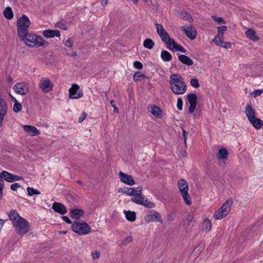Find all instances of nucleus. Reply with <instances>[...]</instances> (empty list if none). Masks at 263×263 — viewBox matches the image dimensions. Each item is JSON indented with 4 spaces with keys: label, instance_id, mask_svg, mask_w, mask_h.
<instances>
[{
    "label": "nucleus",
    "instance_id": "f03ea898",
    "mask_svg": "<svg viewBox=\"0 0 263 263\" xmlns=\"http://www.w3.org/2000/svg\"><path fill=\"white\" fill-rule=\"evenodd\" d=\"M20 39L24 42L25 44L29 47H39L44 45L45 43L48 44L41 36L35 34L27 33L23 35Z\"/></svg>",
    "mask_w": 263,
    "mask_h": 263
},
{
    "label": "nucleus",
    "instance_id": "2f4dec72",
    "mask_svg": "<svg viewBox=\"0 0 263 263\" xmlns=\"http://www.w3.org/2000/svg\"><path fill=\"white\" fill-rule=\"evenodd\" d=\"M179 16L183 20L188 21L190 22H192L193 21V19L192 16L187 12H185V11L180 12L179 13Z\"/></svg>",
    "mask_w": 263,
    "mask_h": 263
},
{
    "label": "nucleus",
    "instance_id": "a18cd8bd",
    "mask_svg": "<svg viewBox=\"0 0 263 263\" xmlns=\"http://www.w3.org/2000/svg\"><path fill=\"white\" fill-rule=\"evenodd\" d=\"M142 205L148 208H153L155 207V204L153 202L148 201L147 199H146L145 200H144V203Z\"/></svg>",
    "mask_w": 263,
    "mask_h": 263
},
{
    "label": "nucleus",
    "instance_id": "412c9836",
    "mask_svg": "<svg viewBox=\"0 0 263 263\" xmlns=\"http://www.w3.org/2000/svg\"><path fill=\"white\" fill-rule=\"evenodd\" d=\"M245 113L249 121L255 117V112L252 107L251 103L247 104L245 108Z\"/></svg>",
    "mask_w": 263,
    "mask_h": 263
},
{
    "label": "nucleus",
    "instance_id": "bf43d9fd",
    "mask_svg": "<svg viewBox=\"0 0 263 263\" xmlns=\"http://www.w3.org/2000/svg\"><path fill=\"white\" fill-rule=\"evenodd\" d=\"M132 241V237L131 236L127 237L124 240L122 241V243L123 245H127L128 243Z\"/></svg>",
    "mask_w": 263,
    "mask_h": 263
},
{
    "label": "nucleus",
    "instance_id": "9d476101",
    "mask_svg": "<svg viewBox=\"0 0 263 263\" xmlns=\"http://www.w3.org/2000/svg\"><path fill=\"white\" fill-rule=\"evenodd\" d=\"M79 89V86L76 84L72 85L71 87L69 89V98L72 99H77L83 97V93L81 91L78 92Z\"/></svg>",
    "mask_w": 263,
    "mask_h": 263
},
{
    "label": "nucleus",
    "instance_id": "13d9d810",
    "mask_svg": "<svg viewBox=\"0 0 263 263\" xmlns=\"http://www.w3.org/2000/svg\"><path fill=\"white\" fill-rule=\"evenodd\" d=\"M4 177H3L1 173H0V190L2 191L3 190L4 187Z\"/></svg>",
    "mask_w": 263,
    "mask_h": 263
},
{
    "label": "nucleus",
    "instance_id": "4d7b16f0",
    "mask_svg": "<svg viewBox=\"0 0 263 263\" xmlns=\"http://www.w3.org/2000/svg\"><path fill=\"white\" fill-rule=\"evenodd\" d=\"M212 17L219 24L224 23V21L222 17H216L215 16H212Z\"/></svg>",
    "mask_w": 263,
    "mask_h": 263
},
{
    "label": "nucleus",
    "instance_id": "0eeeda50",
    "mask_svg": "<svg viewBox=\"0 0 263 263\" xmlns=\"http://www.w3.org/2000/svg\"><path fill=\"white\" fill-rule=\"evenodd\" d=\"M72 230L79 235H85L89 233L90 226L86 222L79 223L74 222L71 226Z\"/></svg>",
    "mask_w": 263,
    "mask_h": 263
},
{
    "label": "nucleus",
    "instance_id": "ea45409f",
    "mask_svg": "<svg viewBox=\"0 0 263 263\" xmlns=\"http://www.w3.org/2000/svg\"><path fill=\"white\" fill-rule=\"evenodd\" d=\"M159 36L161 38V40L164 43L165 41H167L168 39H170V35L166 31L163 33H161L159 34Z\"/></svg>",
    "mask_w": 263,
    "mask_h": 263
},
{
    "label": "nucleus",
    "instance_id": "2eb2a0df",
    "mask_svg": "<svg viewBox=\"0 0 263 263\" xmlns=\"http://www.w3.org/2000/svg\"><path fill=\"white\" fill-rule=\"evenodd\" d=\"M119 175L120 180L123 183L129 185L135 184V182L130 175L124 173L122 172H120Z\"/></svg>",
    "mask_w": 263,
    "mask_h": 263
},
{
    "label": "nucleus",
    "instance_id": "69168bd1",
    "mask_svg": "<svg viewBox=\"0 0 263 263\" xmlns=\"http://www.w3.org/2000/svg\"><path fill=\"white\" fill-rule=\"evenodd\" d=\"M110 104L114 108V112L116 111L117 112H118V109L117 107H116L115 103L113 100L110 101Z\"/></svg>",
    "mask_w": 263,
    "mask_h": 263
},
{
    "label": "nucleus",
    "instance_id": "7ed1b4c3",
    "mask_svg": "<svg viewBox=\"0 0 263 263\" xmlns=\"http://www.w3.org/2000/svg\"><path fill=\"white\" fill-rule=\"evenodd\" d=\"M30 25L29 18L25 15H23L17 22V35L19 38L23 37L28 32V28Z\"/></svg>",
    "mask_w": 263,
    "mask_h": 263
},
{
    "label": "nucleus",
    "instance_id": "a19ab883",
    "mask_svg": "<svg viewBox=\"0 0 263 263\" xmlns=\"http://www.w3.org/2000/svg\"><path fill=\"white\" fill-rule=\"evenodd\" d=\"M22 109V106L20 103L17 102L14 104L13 109L14 112H18L21 111Z\"/></svg>",
    "mask_w": 263,
    "mask_h": 263
},
{
    "label": "nucleus",
    "instance_id": "cd10ccee",
    "mask_svg": "<svg viewBox=\"0 0 263 263\" xmlns=\"http://www.w3.org/2000/svg\"><path fill=\"white\" fill-rule=\"evenodd\" d=\"M161 58L164 62H169L172 60L173 57L168 51L163 50L161 52Z\"/></svg>",
    "mask_w": 263,
    "mask_h": 263
},
{
    "label": "nucleus",
    "instance_id": "20e7f679",
    "mask_svg": "<svg viewBox=\"0 0 263 263\" xmlns=\"http://www.w3.org/2000/svg\"><path fill=\"white\" fill-rule=\"evenodd\" d=\"M179 191L186 205L192 203L191 198L188 193L189 186L187 181L184 179H180L178 181Z\"/></svg>",
    "mask_w": 263,
    "mask_h": 263
},
{
    "label": "nucleus",
    "instance_id": "864d4df0",
    "mask_svg": "<svg viewBox=\"0 0 263 263\" xmlns=\"http://www.w3.org/2000/svg\"><path fill=\"white\" fill-rule=\"evenodd\" d=\"M227 29V27L226 26H221L218 27V31L219 34H221L222 35L223 34L224 32L226 31Z\"/></svg>",
    "mask_w": 263,
    "mask_h": 263
},
{
    "label": "nucleus",
    "instance_id": "e433bc0d",
    "mask_svg": "<svg viewBox=\"0 0 263 263\" xmlns=\"http://www.w3.org/2000/svg\"><path fill=\"white\" fill-rule=\"evenodd\" d=\"M27 191L28 193V195L29 196H32L34 195H39L41 194L40 192L31 187H28L27 188Z\"/></svg>",
    "mask_w": 263,
    "mask_h": 263
},
{
    "label": "nucleus",
    "instance_id": "6e6d98bb",
    "mask_svg": "<svg viewBox=\"0 0 263 263\" xmlns=\"http://www.w3.org/2000/svg\"><path fill=\"white\" fill-rule=\"evenodd\" d=\"M21 187V184L18 183L12 184L10 186V189L12 191H16L17 189Z\"/></svg>",
    "mask_w": 263,
    "mask_h": 263
},
{
    "label": "nucleus",
    "instance_id": "4be33fe9",
    "mask_svg": "<svg viewBox=\"0 0 263 263\" xmlns=\"http://www.w3.org/2000/svg\"><path fill=\"white\" fill-rule=\"evenodd\" d=\"M84 214V211L80 209H72L69 213L70 216L73 219H78Z\"/></svg>",
    "mask_w": 263,
    "mask_h": 263
},
{
    "label": "nucleus",
    "instance_id": "5fc2aeb1",
    "mask_svg": "<svg viewBox=\"0 0 263 263\" xmlns=\"http://www.w3.org/2000/svg\"><path fill=\"white\" fill-rule=\"evenodd\" d=\"M262 92V90H260V89H256L255 90H254V91L252 92V95L253 96V97L254 98L256 97H258V96H259Z\"/></svg>",
    "mask_w": 263,
    "mask_h": 263
},
{
    "label": "nucleus",
    "instance_id": "58836bf2",
    "mask_svg": "<svg viewBox=\"0 0 263 263\" xmlns=\"http://www.w3.org/2000/svg\"><path fill=\"white\" fill-rule=\"evenodd\" d=\"M155 27L158 35L166 32V31L164 30L163 27L161 24L156 23Z\"/></svg>",
    "mask_w": 263,
    "mask_h": 263
},
{
    "label": "nucleus",
    "instance_id": "de8ad7c7",
    "mask_svg": "<svg viewBox=\"0 0 263 263\" xmlns=\"http://www.w3.org/2000/svg\"><path fill=\"white\" fill-rule=\"evenodd\" d=\"M91 255L93 259H97L100 258V252L99 251H95L91 252Z\"/></svg>",
    "mask_w": 263,
    "mask_h": 263
},
{
    "label": "nucleus",
    "instance_id": "5701e85b",
    "mask_svg": "<svg viewBox=\"0 0 263 263\" xmlns=\"http://www.w3.org/2000/svg\"><path fill=\"white\" fill-rule=\"evenodd\" d=\"M148 111L155 117L160 118L161 115V110L160 107L156 105H151L148 109Z\"/></svg>",
    "mask_w": 263,
    "mask_h": 263
},
{
    "label": "nucleus",
    "instance_id": "f257e3e1",
    "mask_svg": "<svg viewBox=\"0 0 263 263\" xmlns=\"http://www.w3.org/2000/svg\"><path fill=\"white\" fill-rule=\"evenodd\" d=\"M170 84L171 90L175 95H183L187 90V86L183 79L178 74H172L170 76Z\"/></svg>",
    "mask_w": 263,
    "mask_h": 263
},
{
    "label": "nucleus",
    "instance_id": "6ab92c4d",
    "mask_svg": "<svg viewBox=\"0 0 263 263\" xmlns=\"http://www.w3.org/2000/svg\"><path fill=\"white\" fill-rule=\"evenodd\" d=\"M24 130L31 136L40 135L39 130L34 126L25 125L23 126Z\"/></svg>",
    "mask_w": 263,
    "mask_h": 263
},
{
    "label": "nucleus",
    "instance_id": "052dcab7",
    "mask_svg": "<svg viewBox=\"0 0 263 263\" xmlns=\"http://www.w3.org/2000/svg\"><path fill=\"white\" fill-rule=\"evenodd\" d=\"M220 46L224 47L226 49H228L231 47V44L229 42H223V44H222Z\"/></svg>",
    "mask_w": 263,
    "mask_h": 263
},
{
    "label": "nucleus",
    "instance_id": "09e8293b",
    "mask_svg": "<svg viewBox=\"0 0 263 263\" xmlns=\"http://www.w3.org/2000/svg\"><path fill=\"white\" fill-rule=\"evenodd\" d=\"M55 26L57 27L60 28L64 30H67V27L66 25L64 23H62V22H58L56 24Z\"/></svg>",
    "mask_w": 263,
    "mask_h": 263
},
{
    "label": "nucleus",
    "instance_id": "423d86ee",
    "mask_svg": "<svg viewBox=\"0 0 263 263\" xmlns=\"http://www.w3.org/2000/svg\"><path fill=\"white\" fill-rule=\"evenodd\" d=\"M16 233L20 235L26 234L29 229L28 221L23 217L18 219V220L15 221L13 224Z\"/></svg>",
    "mask_w": 263,
    "mask_h": 263
},
{
    "label": "nucleus",
    "instance_id": "0e129e2a",
    "mask_svg": "<svg viewBox=\"0 0 263 263\" xmlns=\"http://www.w3.org/2000/svg\"><path fill=\"white\" fill-rule=\"evenodd\" d=\"M188 134V132H186L185 130L183 129V137L184 140V142L185 145H186V140H187V135Z\"/></svg>",
    "mask_w": 263,
    "mask_h": 263
},
{
    "label": "nucleus",
    "instance_id": "4468645a",
    "mask_svg": "<svg viewBox=\"0 0 263 263\" xmlns=\"http://www.w3.org/2000/svg\"><path fill=\"white\" fill-rule=\"evenodd\" d=\"M8 106L5 101L0 98V128L2 127L4 117L7 114Z\"/></svg>",
    "mask_w": 263,
    "mask_h": 263
},
{
    "label": "nucleus",
    "instance_id": "f8f14e48",
    "mask_svg": "<svg viewBox=\"0 0 263 263\" xmlns=\"http://www.w3.org/2000/svg\"><path fill=\"white\" fill-rule=\"evenodd\" d=\"M144 219L147 223H149L154 220L160 222L161 223L163 222L160 214L155 211H153V212L147 214L145 216Z\"/></svg>",
    "mask_w": 263,
    "mask_h": 263
},
{
    "label": "nucleus",
    "instance_id": "603ef678",
    "mask_svg": "<svg viewBox=\"0 0 263 263\" xmlns=\"http://www.w3.org/2000/svg\"><path fill=\"white\" fill-rule=\"evenodd\" d=\"M194 218V217L193 214L189 213L187 215L186 217V220L188 222V225H189L190 223L193 220Z\"/></svg>",
    "mask_w": 263,
    "mask_h": 263
},
{
    "label": "nucleus",
    "instance_id": "c03bdc74",
    "mask_svg": "<svg viewBox=\"0 0 263 263\" xmlns=\"http://www.w3.org/2000/svg\"><path fill=\"white\" fill-rule=\"evenodd\" d=\"M145 75L143 74H142L140 72H136L133 78L135 81H138L140 80V78L142 77H144Z\"/></svg>",
    "mask_w": 263,
    "mask_h": 263
},
{
    "label": "nucleus",
    "instance_id": "c85d7f7f",
    "mask_svg": "<svg viewBox=\"0 0 263 263\" xmlns=\"http://www.w3.org/2000/svg\"><path fill=\"white\" fill-rule=\"evenodd\" d=\"M250 122L256 129H259L261 127L263 124V121L261 119H258L256 117L254 118V119H253L251 120V121H250Z\"/></svg>",
    "mask_w": 263,
    "mask_h": 263
},
{
    "label": "nucleus",
    "instance_id": "b1692460",
    "mask_svg": "<svg viewBox=\"0 0 263 263\" xmlns=\"http://www.w3.org/2000/svg\"><path fill=\"white\" fill-rule=\"evenodd\" d=\"M8 215L10 220L12 221V224L22 217L15 210H11L10 212L8 213Z\"/></svg>",
    "mask_w": 263,
    "mask_h": 263
},
{
    "label": "nucleus",
    "instance_id": "bb28decb",
    "mask_svg": "<svg viewBox=\"0 0 263 263\" xmlns=\"http://www.w3.org/2000/svg\"><path fill=\"white\" fill-rule=\"evenodd\" d=\"M245 34L248 39L253 41L259 40V37L257 35H256L255 31L252 29H248L246 32Z\"/></svg>",
    "mask_w": 263,
    "mask_h": 263
},
{
    "label": "nucleus",
    "instance_id": "393cba45",
    "mask_svg": "<svg viewBox=\"0 0 263 263\" xmlns=\"http://www.w3.org/2000/svg\"><path fill=\"white\" fill-rule=\"evenodd\" d=\"M178 59L182 63L187 66H191L193 64V61L191 58L184 54H178Z\"/></svg>",
    "mask_w": 263,
    "mask_h": 263
},
{
    "label": "nucleus",
    "instance_id": "8fccbe9b",
    "mask_svg": "<svg viewBox=\"0 0 263 263\" xmlns=\"http://www.w3.org/2000/svg\"><path fill=\"white\" fill-rule=\"evenodd\" d=\"M134 67L138 69H141L143 68L142 64L139 61H135L133 63Z\"/></svg>",
    "mask_w": 263,
    "mask_h": 263
},
{
    "label": "nucleus",
    "instance_id": "473e14b6",
    "mask_svg": "<svg viewBox=\"0 0 263 263\" xmlns=\"http://www.w3.org/2000/svg\"><path fill=\"white\" fill-rule=\"evenodd\" d=\"M3 14L6 18L9 20H11L13 17V12L10 7H7L5 8Z\"/></svg>",
    "mask_w": 263,
    "mask_h": 263
},
{
    "label": "nucleus",
    "instance_id": "49530a36",
    "mask_svg": "<svg viewBox=\"0 0 263 263\" xmlns=\"http://www.w3.org/2000/svg\"><path fill=\"white\" fill-rule=\"evenodd\" d=\"M183 106V101L181 98L177 99V107L178 110H182Z\"/></svg>",
    "mask_w": 263,
    "mask_h": 263
},
{
    "label": "nucleus",
    "instance_id": "72a5a7b5",
    "mask_svg": "<svg viewBox=\"0 0 263 263\" xmlns=\"http://www.w3.org/2000/svg\"><path fill=\"white\" fill-rule=\"evenodd\" d=\"M144 196H142V195L139 196H136V197H133L131 199V201H133V202L142 205L144 203Z\"/></svg>",
    "mask_w": 263,
    "mask_h": 263
},
{
    "label": "nucleus",
    "instance_id": "f704fd0d",
    "mask_svg": "<svg viewBox=\"0 0 263 263\" xmlns=\"http://www.w3.org/2000/svg\"><path fill=\"white\" fill-rule=\"evenodd\" d=\"M143 45L144 48L151 49L154 47L155 43L152 39H146L144 41Z\"/></svg>",
    "mask_w": 263,
    "mask_h": 263
},
{
    "label": "nucleus",
    "instance_id": "dca6fc26",
    "mask_svg": "<svg viewBox=\"0 0 263 263\" xmlns=\"http://www.w3.org/2000/svg\"><path fill=\"white\" fill-rule=\"evenodd\" d=\"M52 209L61 215H64L67 212L66 207L60 202H54L52 205Z\"/></svg>",
    "mask_w": 263,
    "mask_h": 263
},
{
    "label": "nucleus",
    "instance_id": "f3484780",
    "mask_svg": "<svg viewBox=\"0 0 263 263\" xmlns=\"http://www.w3.org/2000/svg\"><path fill=\"white\" fill-rule=\"evenodd\" d=\"M182 30L184 31L186 36L189 39L193 40L196 37L197 32L193 27H187L186 26H183L182 27Z\"/></svg>",
    "mask_w": 263,
    "mask_h": 263
},
{
    "label": "nucleus",
    "instance_id": "a211bd4d",
    "mask_svg": "<svg viewBox=\"0 0 263 263\" xmlns=\"http://www.w3.org/2000/svg\"><path fill=\"white\" fill-rule=\"evenodd\" d=\"M43 35L45 38L48 39L54 37V36L60 37L61 33L60 31L58 30H53L51 29H48L43 31Z\"/></svg>",
    "mask_w": 263,
    "mask_h": 263
},
{
    "label": "nucleus",
    "instance_id": "774afa93",
    "mask_svg": "<svg viewBox=\"0 0 263 263\" xmlns=\"http://www.w3.org/2000/svg\"><path fill=\"white\" fill-rule=\"evenodd\" d=\"M10 96H11V99H12V101L14 103L18 102H17V100H16L14 97H12L11 95H10Z\"/></svg>",
    "mask_w": 263,
    "mask_h": 263
},
{
    "label": "nucleus",
    "instance_id": "aec40b11",
    "mask_svg": "<svg viewBox=\"0 0 263 263\" xmlns=\"http://www.w3.org/2000/svg\"><path fill=\"white\" fill-rule=\"evenodd\" d=\"M142 187L138 186L136 189L127 187L126 194L130 196H139L142 194Z\"/></svg>",
    "mask_w": 263,
    "mask_h": 263
},
{
    "label": "nucleus",
    "instance_id": "c9c22d12",
    "mask_svg": "<svg viewBox=\"0 0 263 263\" xmlns=\"http://www.w3.org/2000/svg\"><path fill=\"white\" fill-rule=\"evenodd\" d=\"M164 43L166 45L167 48L170 50H173V47L176 44V43L175 42L174 40L171 39L170 37L167 41L164 42Z\"/></svg>",
    "mask_w": 263,
    "mask_h": 263
},
{
    "label": "nucleus",
    "instance_id": "1a4fd4ad",
    "mask_svg": "<svg viewBox=\"0 0 263 263\" xmlns=\"http://www.w3.org/2000/svg\"><path fill=\"white\" fill-rule=\"evenodd\" d=\"M13 89L16 93L24 96L28 92L29 87L28 84L25 82H20L14 85Z\"/></svg>",
    "mask_w": 263,
    "mask_h": 263
},
{
    "label": "nucleus",
    "instance_id": "338daca9",
    "mask_svg": "<svg viewBox=\"0 0 263 263\" xmlns=\"http://www.w3.org/2000/svg\"><path fill=\"white\" fill-rule=\"evenodd\" d=\"M126 188L127 187H120L118 189V192L121 193H125L126 194Z\"/></svg>",
    "mask_w": 263,
    "mask_h": 263
},
{
    "label": "nucleus",
    "instance_id": "a878e982",
    "mask_svg": "<svg viewBox=\"0 0 263 263\" xmlns=\"http://www.w3.org/2000/svg\"><path fill=\"white\" fill-rule=\"evenodd\" d=\"M228 152L226 148H220L217 154L218 160H227L228 159Z\"/></svg>",
    "mask_w": 263,
    "mask_h": 263
},
{
    "label": "nucleus",
    "instance_id": "79ce46f5",
    "mask_svg": "<svg viewBox=\"0 0 263 263\" xmlns=\"http://www.w3.org/2000/svg\"><path fill=\"white\" fill-rule=\"evenodd\" d=\"M176 50V51H179L182 52L183 53H185L186 50L184 49L181 45H179L176 43L175 46L173 47V50Z\"/></svg>",
    "mask_w": 263,
    "mask_h": 263
},
{
    "label": "nucleus",
    "instance_id": "7c9ffc66",
    "mask_svg": "<svg viewBox=\"0 0 263 263\" xmlns=\"http://www.w3.org/2000/svg\"><path fill=\"white\" fill-rule=\"evenodd\" d=\"M212 228V224L211 221L209 219H204L202 223V230L206 232H209L211 231Z\"/></svg>",
    "mask_w": 263,
    "mask_h": 263
},
{
    "label": "nucleus",
    "instance_id": "39448f33",
    "mask_svg": "<svg viewBox=\"0 0 263 263\" xmlns=\"http://www.w3.org/2000/svg\"><path fill=\"white\" fill-rule=\"evenodd\" d=\"M233 201L232 199H228L217 210L214 215L215 219L219 220L226 217L230 213L231 208Z\"/></svg>",
    "mask_w": 263,
    "mask_h": 263
},
{
    "label": "nucleus",
    "instance_id": "4c0bfd02",
    "mask_svg": "<svg viewBox=\"0 0 263 263\" xmlns=\"http://www.w3.org/2000/svg\"><path fill=\"white\" fill-rule=\"evenodd\" d=\"M63 43L67 47H72L74 43V40L72 37H69L65 41H63Z\"/></svg>",
    "mask_w": 263,
    "mask_h": 263
},
{
    "label": "nucleus",
    "instance_id": "ddd939ff",
    "mask_svg": "<svg viewBox=\"0 0 263 263\" xmlns=\"http://www.w3.org/2000/svg\"><path fill=\"white\" fill-rule=\"evenodd\" d=\"M1 173L2 176L4 177V179L9 182H13L15 181H18L23 179V177L11 174L6 171H3Z\"/></svg>",
    "mask_w": 263,
    "mask_h": 263
},
{
    "label": "nucleus",
    "instance_id": "6e6552de",
    "mask_svg": "<svg viewBox=\"0 0 263 263\" xmlns=\"http://www.w3.org/2000/svg\"><path fill=\"white\" fill-rule=\"evenodd\" d=\"M39 87L44 93H47L53 89V85L52 82L47 78H42L39 84Z\"/></svg>",
    "mask_w": 263,
    "mask_h": 263
},
{
    "label": "nucleus",
    "instance_id": "680f3d73",
    "mask_svg": "<svg viewBox=\"0 0 263 263\" xmlns=\"http://www.w3.org/2000/svg\"><path fill=\"white\" fill-rule=\"evenodd\" d=\"M87 116V115L85 112H83L82 113V116L81 117H80L79 119V120H78L79 122L81 123L82 122H83L84 120V119L86 118Z\"/></svg>",
    "mask_w": 263,
    "mask_h": 263
},
{
    "label": "nucleus",
    "instance_id": "c756f323",
    "mask_svg": "<svg viewBox=\"0 0 263 263\" xmlns=\"http://www.w3.org/2000/svg\"><path fill=\"white\" fill-rule=\"evenodd\" d=\"M124 213L126 219L128 221L133 222L136 220V215L135 212L130 211H124Z\"/></svg>",
    "mask_w": 263,
    "mask_h": 263
},
{
    "label": "nucleus",
    "instance_id": "9b49d317",
    "mask_svg": "<svg viewBox=\"0 0 263 263\" xmlns=\"http://www.w3.org/2000/svg\"><path fill=\"white\" fill-rule=\"evenodd\" d=\"M186 99L190 104L189 112L191 114L194 111L197 100V96L195 93H190L186 96Z\"/></svg>",
    "mask_w": 263,
    "mask_h": 263
},
{
    "label": "nucleus",
    "instance_id": "37998d69",
    "mask_svg": "<svg viewBox=\"0 0 263 263\" xmlns=\"http://www.w3.org/2000/svg\"><path fill=\"white\" fill-rule=\"evenodd\" d=\"M191 85L195 88H198L199 87V83L198 82V80L197 78H193L191 79L190 81Z\"/></svg>",
    "mask_w": 263,
    "mask_h": 263
},
{
    "label": "nucleus",
    "instance_id": "e2e57ef3",
    "mask_svg": "<svg viewBox=\"0 0 263 263\" xmlns=\"http://www.w3.org/2000/svg\"><path fill=\"white\" fill-rule=\"evenodd\" d=\"M62 219L68 224H71L72 223L71 220L66 216H63L62 217Z\"/></svg>",
    "mask_w": 263,
    "mask_h": 263
},
{
    "label": "nucleus",
    "instance_id": "3c124183",
    "mask_svg": "<svg viewBox=\"0 0 263 263\" xmlns=\"http://www.w3.org/2000/svg\"><path fill=\"white\" fill-rule=\"evenodd\" d=\"M213 41L217 45L221 46L223 44V41L218 36H216Z\"/></svg>",
    "mask_w": 263,
    "mask_h": 263
}]
</instances>
